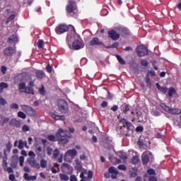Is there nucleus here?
I'll return each mask as SVG.
<instances>
[{
	"label": "nucleus",
	"mask_w": 181,
	"mask_h": 181,
	"mask_svg": "<svg viewBox=\"0 0 181 181\" xmlns=\"http://www.w3.org/2000/svg\"><path fill=\"white\" fill-rule=\"evenodd\" d=\"M56 137L59 141H61L64 144H67L69 141L66 134L62 129L56 134Z\"/></svg>",
	"instance_id": "nucleus-1"
},
{
	"label": "nucleus",
	"mask_w": 181,
	"mask_h": 181,
	"mask_svg": "<svg viewBox=\"0 0 181 181\" xmlns=\"http://www.w3.org/2000/svg\"><path fill=\"white\" fill-rule=\"evenodd\" d=\"M58 107L59 110L64 114L69 112L68 103L64 100V99H60L58 102Z\"/></svg>",
	"instance_id": "nucleus-2"
},
{
	"label": "nucleus",
	"mask_w": 181,
	"mask_h": 181,
	"mask_svg": "<svg viewBox=\"0 0 181 181\" xmlns=\"http://www.w3.org/2000/svg\"><path fill=\"white\" fill-rule=\"evenodd\" d=\"M160 107L167 112H169L172 115H180L181 114V109H172L169 106H166L165 103H161Z\"/></svg>",
	"instance_id": "nucleus-3"
},
{
	"label": "nucleus",
	"mask_w": 181,
	"mask_h": 181,
	"mask_svg": "<svg viewBox=\"0 0 181 181\" xmlns=\"http://www.w3.org/2000/svg\"><path fill=\"white\" fill-rule=\"evenodd\" d=\"M136 53L138 57H144L148 55V50L144 45H139L136 48Z\"/></svg>",
	"instance_id": "nucleus-4"
},
{
	"label": "nucleus",
	"mask_w": 181,
	"mask_h": 181,
	"mask_svg": "<svg viewBox=\"0 0 181 181\" xmlns=\"http://www.w3.org/2000/svg\"><path fill=\"white\" fill-rule=\"evenodd\" d=\"M16 53V49L13 47H8L4 49V54L5 57H11Z\"/></svg>",
	"instance_id": "nucleus-5"
},
{
	"label": "nucleus",
	"mask_w": 181,
	"mask_h": 181,
	"mask_svg": "<svg viewBox=\"0 0 181 181\" xmlns=\"http://www.w3.org/2000/svg\"><path fill=\"white\" fill-rule=\"evenodd\" d=\"M152 157H153V156L151 152H149V151L144 152L141 156L143 165H147L150 158H151Z\"/></svg>",
	"instance_id": "nucleus-6"
},
{
	"label": "nucleus",
	"mask_w": 181,
	"mask_h": 181,
	"mask_svg": "<svg viewBox=\"0 0 181 181\" xmlns=\"http://www.w3.org/2000/svg\"><path fill=\"white\" fill-rule=\"evenodd\" d=\"M68 30L69 27L64 24L59 25L55 29V31L58 35L62 34L65 32H67Z\"/></svg>",
	"instance_id": "nucleus-7"
},
{
	"label": "nucleus",
	"mask_w": 181,
	"mask_h": 181,
	"mask_svg": "<svg viewBox=\"0 0 181 181\" xmlns=\"http://www.w3.org/2000/svg\"><path fill=\"white\" fill-rule=\"evenodd\" d=\"M119 123L122 124L121 129L122 127L127 128L128 131L132 130V124L131 122L127 121L126 119H122L119 121Z\"/></svg>",
	"instance_id": "nucleus-8"
},
{
	"label": "nucleus",
	"mask_w": 181,
	"mask_h": 181,
	"mask_svg": "<svg viewBox=\"0 0 181 181\" xmlns=\"http://www.w3.org/2000/svg\"><path fill=\"white\" fill-rule=\"evenodd\" d=\"M109 173H111V178L112 180H117V175H119V172L118 171L117 168L115 167H110L108 169Z\"/></svg>",
	"instance_id": "nucleus-9"
},
{
	"label": "nucleus",
	"mask_w": 181,
	"mask_h": 181,
	"mask_svg": "<svg viewBox=\"0 0 181 181\" xmlns=\"http://www.w3.org/2000/svg\"><path fill=\"white\" fill-rule=\"evenodd\" d=\"M108 37L112 39V40H118L120 37V35L117 33L115 30H111L108 32Z\"/></svg>",
	"instance_id": "nucleus-10"
},
{
	"label": "nucleus",
	"mask_w": 181,
	"mask_h": 181,
	"mask_svg": "<svg viewBox=\"0 0 181 181\" xmlns=\"http://www.w3.org/2000/svg\"><path fill=\"white\" fill-rule=\"evenodd\" d=\"M83 47L84 45L79 40H75L72 44V47H74V49L75 50H79L81 49H83Z\"/></svg>",
	"instance_id": "nucleus-11"
},
{
	"label": "nucleus",
	"mask_w": 181,
	"mask_h": 181,
	"mask_svg": "<svg viewBox=\"0 0 181 181\" xmlns=\"http://www.w3.org/2000/svg\"><path fill=\"white\" fill-rule=\"evenodd\" d=\"M28 162L31 168H35L36 169H40V165L36 162V160L34 158H28Z\"/></svg>",
	"instance_id": "nucleus-12"
},
{
	"label": "nucleus",
	"mask_w": 181,
	"mask_h": 181,
	"mask_svg": "<svg viewBox=\"0 0 181 181\" xmlns=\"http://www.w3.org/2000/svg\"><path fill=\"white\" fill-rule=\"evenodd\" d=\"M78 155V152L76 149L68 150L65 155V160H67V156H71L72 158Z\"/></svg>",
	"instance_id": "nucleus-13"
},
{
	"label": "nucleus",
	"mask_w": 181,
	"mask_h": 181,
	"mask_svg": "<svg viewBox=\"0 0 181 181\" xmlns=\"http://www.w3.org/2000/svg\"><path fill=\"white\" fill-rule=\"evenodd\" d=\"M4 156L3 157L2 167L4 172H6V168H8V154L6 153V151L4 150Z\"/></svg>",
	"instance_id": "nucleus-14"
},
{
	"label": "nucleus",
	"mask_w": 181,
	"mask_h": 181,
	"mask_svg": "<svg viewBox=\"0 0 181 181\" xmlns=\"http://www.w3.org/2000/svg\"><path fill=\"white\" fill-rule=\"evenodd\" d=\"M75 2L73 1H68V6L66 7V11L68 13H71L75 12Z\"/></svg>",
	"instance_id": "nucleus-15"
},
{
	"label": "nucleus",
	"mask_w": 181,
	"mask_h": 181,
	"mask_svg": "<svg viewBox=\"0 0 181 181\" xmlns=\"http://www.w3.org/2000/svg\"><path fill=\"white\" fill-rule=\"evenodd\" d=\"M35 152L40 158H43L46 156L45 150H42L41 146L37 147Z\"/></svg>",
	"instance_id": "nucleus-16"
},
{
	"label": "nucleus",
	"mask_w": 181,
	"mask_h": 181,
	"mask_svg": "<svg viewBox=\"0 0 181 181\" xmlns=\"http://www.w3.org/2000/svg\"><path fill=\"white\" fill-rule=\"evenodd\" d=\"M18 156H13V158L11 160V166L13 168V169H16L18 166Z\"/></svg>",
	"instance_id": "nucleus-17"
},
{
	"label": "nucleus",
	"mask_w": 181,
	"mask_h": 181,
	"mask_svg": "<svg viewBox=\"0 0 181 181\" xmlns=\"http://www.w3.org/2000/svg\"><path fill=\"white\" fill-rule=\"evenodd\" d=\"M97 45H103V42L99 40V38L98 37H93L90 41V46H95Z\"/></svg>",
	"instance_id": "nucleus-18"
},
{
	"label": "nucleus",
	"mask_w": 181,
	"mask_h": 181,
	"mask_svg": "<svg viewBox=\"0 0 181 181\" xmlns=\"http://www.w3.org/2000/svg\"><path fill=\"white\" fill-rule=\"evenodd\" d=\"M9 125L10 126L13 125L16 128H19V127H21V122L18 120H17L16 119H12L9 122Z\"/></svg>",
	"instance_id": "nucleus-19"
},
{
	"label": "nucleus",
	"mask_w": 181,
	"mask_h": 181,
	"mask_svg": "<svg viewBox=\"0 0 181 181\" xmlns=\"http://www.w3.org/2000/svg\"><path fill=\"white\" fill-rule=\"evenodd\" d=\"M129 176L131 178H135L138 176V170L136 168H131L129 170Z\"/></svg>",
	"instance_id": "nucleus-20"
},
{
	"label": "nucleus",
	"mask_w": 181,
	"mask_h": 181,
	"mask_svg": "<svg viewBox=\"0 0 181 181\" xmlns=\"http://www.w3.org/2000/svg\"><path fill=\"white\" fill-rule=\"evenodd\" d=\"M23 178L26 181H35V180H36L37 177L35 175L29 176V175L28 173H25L23 175Z\"/></svg>",
	"instance_id": "nucleus-21"
},
{
	"label": "nucleus",
	"mask_w": 181,
	"mask_h": 181,
	"mask_svg": "<svg viewBox=\"0 0 181 181\" xmlns=\"http://www.w3.org/2000/svg\"><path fill=\"white\" fill-rule=\"evenodd\" d=\"M21 93H25L31 94V95L35 94L33 88L30 86H26V88L24 90H21Z\"/></svg>",
	"instance_id": "nucleus-22"
},
{
	"label": "nucleus",
	"mask_w": 181,
	"mask_h": 181,
	"mask_svg": "<svg viewBox=\"0 0 181 181\" xmlns=\"http://www.w3.org/2000/svg\"><path fill=\"white\" fill-rule=\"evenodd\" d=\"M50 116L56 121H58V120H64L65 119V117L63 115H54V113H51L50 114Z\"/></svg>",
	"instance_id": "nucleus-23"
},
{
	"label": "nucleus",
	"mask_w": 181,
	"mask_h": 181,
	"mask_svg": "<svg viewBox=\"0 0 181 181\" xmlns=\"http://www.w3.org/2000/svg\"><path fill=\"white\" fill-rule=\"evenodd\" d=\"M28 74L27 73H23L18 75V78L22 81H25L28 80Z\"/></svg>",
	"instance_id": "nucleus-24"
},
{
	"label": "nucleus",
	"mask_w": 181,
	"mask_h": 181,
	"mask_svg": "<svg viewBox=\"0 0 181 181\" xmlns=\"http://www.w3.org/2000/svg\"><path fill=\"white\" fill-rule=\"evenodd\" d=\"M156 87L163 93H166L168 91V88L161 86L158 83H156Z\"/></svg>",
	"instance_id": "nucleus-25"
},
{
	"label": "nucleus",
	"mask_w": 181,
	"mask_h": 181,
	"mask_svg": "<svg viewBox=\"0 0 181 181\" xmlns=\"http://www.w3.org/2000/svg\"><path fill=\"white\" fill-rule=\"evenodd\" d=\"M16 42H18V37L16 35L11 36L7 40L8 43H15Z\"/></svg>",
	"instance_id": "nucleus-26"
},
{
	"label": "nucleus",
	"mask_w": 181,
	"mask_h": 181,
	"mask_svg": "<svg viewBox=\"0 0 181 181\" xmlns=\"http://www.w3.org/2000/svg\"><path fill=\"white\" fill-rule=\"evenodd\" d=\"M119 32L122 36H127V35H130V31L127 28H120Z\"/></svg>",
	"instance_id": "nucleus-27"
},
{
	"label": "nucleus",
	"mask_w": 181,
	"mask_h": 181,
	"mask_svg": "<svg viewBox=\"0 0 181 181\" xmlns=\"http://www.w3.org/2000/svg\"><path fill=\"white\" fill-rule=\"evenodd\" d=\"M45 74L44 71H40V70L37 71L36 77L37 78L42 79V78H45Z\"/></svg>",
	"instance_id": "nucleus-28"
},
{
	"label": "nucleus",
	"mask_w": 181,
	"mask_h": 181,
	"mask_svg": "<svg viewBox=\"0 0 181 181\" xmlns=\"http://www.w3.org/2000/svg\"><path fill=\"white\" fill-rule=\"evenodd\" d=\"M19 145L18 146V148L19 149H23L24 146H25L26 148H28V146H27V142L26 141H23V140H19L18 141Z\"/></svg>",
	"instance_id": "nucleus-29"
},
{
	"label": "nucleus",
	"mask_w": 181,
	"mask_h": 181,
	"mask_svg": "<svg viewBox=\"0 0 181 181\" xmlns=\"http://www.w3.org/2000/svg\"><path fill=\"white\" fill-rule=\"evenodd\" d=\"M8 88V84L5 82L0 83V93L4 92V89Z\"/></svg>",
	"instance_id": "nucleus-30"
},
{
	"label": "nucleus",
	"mask_w": 181,
	"mask_h": 181,
	"mask_svg": "<svg viewBox=\"0 0 181 181\" xmlns=\"http://www.w3.org/2000/svg\"><path fill=\"white\" fill-rule=\"evenodd\" d=\"M21 108L23 111L25 112L27 114L32 108L30 106H28L27 105H21Z\"/></svg>",
	"instance_id": "nucleus-31"
},
{
	"label": "nucleus",
	"mask_w": 181,
	"mask_h": 181,
	"mask_svg": "<svg viewBox=\"0 0 181 181\" xmlns=\"http://www.w3.org/2000/svg\"><path fill=\"white\" fill-rule=\"evenodd\" d=\"M26 87L27 86H26V84L25 83V82H21L18 86V89L21 91H24L25 90Z\"/></svg>",
	"instance_id": "nucleus-32"
},
{
	"label": "nucleus",
	"mask_w": 181,
	"mask_h": 181,
	"mask_svg": "<svg viewBox=\"0 0 181 181\" xmlns=\"http://www.w3.org/2000/svg\"><path fill=\"white\" fill-rule=\"evenodd\" d=\"M117 59L120 64L122 65L126 64L125 60L120 55H117Z\"/></svg>",
	"instance_id": "nucleus-33"
},
{
	"label": "nucleus",
	"mask_w": 181,
	"mask_h": 181,
	"mask_svg": "<svg viewBox=\"0 0 181 181\" xmlns=\"http://www.w3.org/2000/svg\"><path fill=\"white\" fill-rule=\"evenodd\" d=\"M27 114L30 116V117H35L36 115V110H35V109H33V107H31L28 112H27Z\"/></svg>",
	"instance_id": "nucleus-34"
},
{
	"label": "nucleus",
	"mask_w": 181,
	"mask_h": 181,
	"mask_svg": "<svg viewBox=\"0 0 181 181\" xmlns=\"http://www.w3.org/2000/svg\"><path fill=\"white\" fill-rule=\"evenodd\" d=\"M139 162V157L138 156H133L132 158V163L133 165H136Z\"/></svg>",
	"instance_id": "nucleus-35"
},
{
	"label": "nucleus",
	"mask_w": 181,
	"mask_h": 181,
	"mask_svg": "<svg viewBox=\"0 0 181 181\" xmlns=\"http://www.w3.org/2000/svg\"><path fill=\"white\" fill-rule=\"evenodd\" d=\"M40 166L41 168H42L43 169H45L47 166V161L45 159H42L40 160Z\"/></svg>",
	"instance_id": "nucleus-36"
},
{
	"label": "nucleus",
	"mask_w": 181,
	"mask_h": 181,
	"mask_svg": "<svg viewBox=\"0 0 181 181\" xmlns=\"http://www.w3.org/2000/svg\"><path fill=\"white\" fill-rule=\"evenodd\" d=\"M59 176H60L61 180L69 181V176H68L67 175H66V174H62V173H61V174L59 175Z\"/></svg>",
	"instance_id": "nucleus-37"
},
{
	"label": "nucleus",
	"mask_w": 181,
	"mask_h": 181,
	"mask_svg": "<svg viewBox=\"0 0 181 181\" xmlns=\"http://www.w3.org/2000/svg\"><path fill=\"white\" fill-rule=\"evenodd\" d=\"M146 84H147V86H148V88H151V81H150V78H149V74H147V75H146Z\"/></svg>",
	"instance_id": "nucleus-38"
},
{
	"label": "nucleus",
	"mask_w": 181,
	"mask_h": 181,
	"mask_svg": "<svg viewBox=\"0 0 181 181\" xmlns=\"http://www.w3.org/2000/svg\"><path fill=\"white\" fill-rule=\"evenodd\" d=\"M175 88H173V87H171V88H170V89H169V91H168V95L170 96V97H172L174 94H175Z\"/></svg>",
	"instance_id": "nucleus-39"
},
{
	"label": "nucleus",
	"mask_w": 181,
	"mask_h": 181,
	"mask_svg": "<svg viewBox=\"0 0 181 181\" xmlns=\"http://www.w3.org/2000/svg\"><path fill=\"white\" fill-rule=\"evenodd\" d=\"M119 46V42H115L112 45L107 47V49H115V47H118Z\"/></svg>",
	"instance_id": "nucleus-40"
},
{
	"label": "nucleus",
	"mask_w": 181,
	"mask_h": 181,
	"mask_svg": "<svg viewBox=\"0 0 181 181\" xmlns=\"http://www.w3.org/2000/svg\"><path fill=\"white\" fill-rule=\"evenodd\" d=\"M0 104L1 105H5L8 104V102L3 97H0Z\"/></svg>",
	"instance_id": "nucleus-41"
},
{
	"label": "nucleus",
	"mask_w": 181,
	"mask_h": 181,
	"mask_svg": "<svg viewBox=\"0 0 181 181\" xmlns=\"http://www.w3.org/2000/svg\"><path fill=\"white\" fill-rule=\"evenodd\" d=\"M141 66H144V67H147L148 65V62H147L146 60H145V59H141Z\"/></svg>",
	"instance_id": "nucleus-42"
},
{
	"label": "nucleus",
	"mask_w": 181,
	"mask_h": 181,
	"mask_svg": "<svg viewBox=\"0 0 181 181\" xmlns=\"http://www.w3.org/2000/svg\"><path fill=\"white\" fill-rule=\"evenodd\" d=\"M18 117L23 119L26 118V115L23 112H19L18 113Z\"/></svg>",
	"instance_id": "nucleus-43"
},
{
	"label": "nucleus",
	"mask_w": 181,
	"mask_h": 181,
	"mask_svg": "<svg viewBox=\"0 0 181 181\" xmlns=\"http://www.w3.org/2000/svg\"><path fill=\"white\" fill-rule=\"evenodd\" d=\"M19 107L18 105H17V103H12L11 105H10V108L11 109H16L18 110Z\"/></svg>",
	"instance_id": "nucleus-44"
},
{
	"label": "nucleus",
	"mask_w": 181,
	"mask_h": 181,
	"mask_svg": "<svg viewBox=\"0 0 181 181\" xmlns=\"http://www.w3.org/2000/svg\"><path fill=\"white\" fill-rule=\"evenodd\" d=\"M118 169L119 170H127V168L125 165H118Z\"/></svg>",
	"instance_id": "nucleus-45"
},
{
	"label": "nucleus",
	"mask_w": 181,
	"mask_h": 181,
	"mask_svg": "<svg viewBox=\"0 0 181 181\" xmlns=\"http://www.w3.org/2000/svg\"><path fill=\"white\" fill-rule=\"evenodd\" d=\"M44 45V42L41 40H38V47L40 49H42Z\"/></svg>",
	"instance_id": "nucleus-46"
},
{
	"label": "nucleus",
	"mask_w": 181,
	"mask_h": 181,
	"mask_svg": "<svg viewBox=\"0 0 181 181\" xmlns=\"http://www.w3.org/2000/svg\"><path fill=\"white\" fill-rule=\"evenodd\" d=\"M47 152L49 156H51L52 154L53 149L51 147L48 146L47 148Z\"/></svg>",
	"instance_id": "nucleus-47"
},
{
	"label": "nucleus",
	"mask_w": 181,
	"mask_h": 181,
	"mask_svg": "<svg viewBox=\"0 0 181 181\" xmlns=\"http://www.w3.org/2000/svg\"><path fill=\"white\" fill-rule=\"evenodd\" d=\"M24 157L23 156H21L19 158V163H20V166H23V163H24Z\"/></svg>",
	"instance_id": "nucleus-48"
},
{
	"label": "nucleus",
	"mask_w": 181,
	"mask_h": 181,
	"mask_svg": "<svg viewBox=\"0 0 181 181\" xmlns=\"http://www.w3.org/2000/svg\"><path fill=\"white\" fill-rule=\"evenodd\" d=\"M59 153H60L59 151L57 148L55 149L54 151V158H57L59 156Z\"/></svg>",
	"instance_id": "nucleus-49"
},
{
	"label": "nucleus",
	"mask_w": 181,
	"mask_h": 181,
	"mask_svg": "<svg viewBox=\"0 0 181 181\" xmlns=\"http://www.w3.org/2000/svg\"><path fill=\"white\" fill-rule=\"evenodd\" d=\"M119 157H120L122 159H123V160H127V154L124 153H121L119 154Z\"/></svg>",
	"instance_id": "nucleus-50"
},
{
	"label": "nucleus",
	"mask_w": 181,
	"mask_h": 181,
	"mask_svg": "<svg viewBox=\"0 0 181 181\" xmlns=\"http://www.w3.org/2000/svg\"><path fill=\"white\" fill-rule=\"evenodd\" d=\"M6 172H8V173H13V168L7 167L6 169Z\"/></svg>",
	"instance_id": "nucleus-51"
},
{
	"label": "nucleus",
	"mask_w": 181,
	"mask_h": 181,
	"mask_svg": "<svg viewBox=\"0 0 181 181\" xmlns=\"http://www.w3.org/2000/svg\"><path fill=\"white\" fill-rule=\"evenodd\" d=\"M130 110L129 105H126L124 110V113L125 115L127 114V112Z\"/></svg>",
	"instance_id": "nucleus-52"
},
{
	"label": "nucleus",
	"mask_w": 181,
	"mask_h": 181,
	"mask_svg": "<svg viewBox=\"0 0 181 181\" xmlns=\"http://www.w3.org/2000/svg\"><path fill=\"white\" fill-rule=\"evenodd\" d=\"M93 171H88V178L89 180H91V179H93Z\"/></svg>",
	"instance_id": "nucleus-53"
},
{
	"label": "nucleus",
	"mask_w": 181,
	"mask_h": 181,
	"mask_svg": "<svg viewBox=\"0 0 181 181\" xmlns=\"http://www.w3.org/2000/svg\"><path fill=\"white\" fill-rule=\"evenodd\" d=\"M136 131L137 132H144V127H141V126L137 127L136 129Z\"/></svg>",
	"instance_id": "nucleus-54"
},
{
	"label": "nucleus",
	"mask_w": 181,
	"mask_h": 181,
	"mask_svg": "<svg viewBox=\"0 0 181 181\" xmlns=\"http://www.w3.org/2000/svg\"><path fill=\"white\" fill-rule=\"evenodd\" d=\"M22 130L24 132H28L30 130V128L27 125H24L22 128Z\"/></svg>",
	"instance_id": "nucleus-55"
},
{
	"label": "nucleus",
	"mask_w": 181,
	"mask_h": 181,
	"mask_svg": "<svg viewBox=\"0 0 181 181\" xmlns=\"http://www.w3.org/2000/svg\"><path fill=\"white\" fill-rule=\"evenodd\" d=\"M39 92H40V93L41 95H45V91L44 87L40 88L39 89Z\"/></svg>",
	"instance_id": "nucleus-56"
},
{
	"label": "nucleus",
	"mask_w": 181,
	"mask_h": 181,
	"mask_svg": "<svg viewBox=\"0 0 181 181\" xmlns=\"http://www.w3.org/2000/svg\"><path fill=\"white\" fill-rule=\"evenodd\" d=\"M8 179L10 181H15L16 178H15V175L11 174L9 175Z\"/></svg>",
	"instance_id": "nucleus-57"
},
{
	"label": "nucleus",
	"mask_w": 181,
	"mask_h": 181,
	"mask_svg": "<svg viewBox=\"0 0 181 181\" xmlns=\"http://www.w3.org/2000/svg\"><path fill=\"white\" fill-rule=\"evenodd\" d=\"M48 139L51 141H55V136L54 135H49Z\"/></svg>",
	"instance_id": "nucleus-58"
},
{
	"label": "nucleus",
	"mask_w": 181,
	"mask_h": 181,
	"mask_svg": "<svg viewBox=\"0 0 181 181\" xmlns=\"http://www.w3.org/2000/svg\"><path fill=\"white\" fill-rule=\"evenodd\" d=\"M47 71L48 73H52V67L49 64L47 66Z\"/></svg>",
	"instance_id": "nucleus-59"
},
{
	"label": "nucleus",
	"mask_w": 181,
	"mask_h": 181,
	"mask_svg": "<svg viewBox=\"0 0 181 181\" xmlns=\"http://www.w3.org/2000/svg\"><path fill=\"white\" fill-rule=\"evenodd\" d=\"M111 110H112L113 112L117 111V110H118V106H117V105H114V106H112V107H111Z\"/></svg>",
	"instance_id": "nucleus-60"
},
{
	"label": "nucleus",
	"mask_w": 181,
	"mask_h": 181,
	"mask_svg": "<svg viewBox=\"0 0 181 181\" xmlns=\"http://www.w3.org/2000/svg\"><path fill=\"white\" fill-rule=\"evenodd\" d=\"M148 175H155V170L153 169L148 170L147 171Z\"/></svg>",
	"instance_id": "nucleus-61"
},
{
	"label": "nucleus",
	"mask_w": 181,
	"mask_h": 181,
	"mask_svg": "<svg viewBox=\"0 0 181 181\" xmlns=\"http://www.w3.org/2000/svg\"><path fill=\"white\" fill-rule=\"evenodd\" d=\"M1 71L2 72V74H5L6 73V66H1Z\"/></svg>",
	"instance_id": "nucleus-62"
},
{
	"label": "nucleus",
	"mask_w": 181,
	"mask_h": 181,
	"mask_svg": "<svg viewBox=\"0 0 181 181\" xmlns=\"http://www.w3.org/2000/svg\"><path fill=\"white\" fill-rule=\"evenodd\" d=\"M71 181H77V178L74 175H71Z\"/></svg>",
	"instance_id": "nucleus-63"
},
{
	"label": "nucleus",
	"mask_w": 181,
	"mask_h": 181,
	"mask_svg": "<svg viewBox=\"0 0 181 181\" xmlns=\"http://www.w3.org/2000/svg\"><path fill=\"white\" fill-rule=\"evenodd\" d=\"M149 181H157L156 178L155 177H150Z\"/></svg>",
	"instance_id": "nucleus-64"
}]
</instances>
